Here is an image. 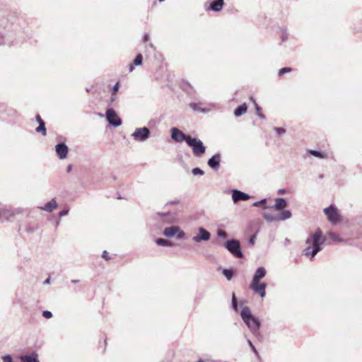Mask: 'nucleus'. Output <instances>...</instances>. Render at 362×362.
Masks as SVG:
<instances>
[{"label":"nucleus","instance_id":"29","mask_svg":"<svg viewBox=\"0 0 362 362\" xmlns=\"http://www.w3.org/2000/svg\"><path fill=\"white\" fill-rule=\"evenodd\" d=\"M308 153L316 157V158H326V155L325 153L320 151H317V150H313V149H310L308 151Z\"/></svg>","mask_w":362,"mask_h":362},{"label":"nucleus","instance_id":"47","mask_svg":"<svg viewBox=\"0 0 362 362\" xmlns=\"http://www.w3.org/2000/svg\"><path fill=\"white\" fill-rule=\"evenodd\" d=\"M250 100L253 101L254 104H255V110L257 111V114H258L259 112H261V107L258 105V104L256 103L255 100L253 98V97H251L250 98Z\"/></svg>","mask_w":362,"mask_h":362},{"label":"nucleus","instance_id":"63","mask_svg":"<svg viewBox=\"0 0 362 362\" xmlns=\"http://www.w3.org/2000/svg\"><path fill=\"white\" fill-rule=\"evenodd\" d=\"M197 362H204V360H202V359H199V361H197Z\"/></svg>","mask_w":362,"mask_h":362},{"label":"nucleus","instance_id":"38","mask_svg":"<svg viewBox=\"0 0 362 362\" xmlns=\"http://www.w3.org/2000/svg\"><path fill=\"white\" fill-rule=\"evenodd\" d=\"M1 359L3 362H14L12 356L10 354L3 355Z\"/></svg>","mask_w":362,"mask_h":362},{"label":"nucleus","instance_id":"57","mask_svg":"<svg viewBox=\"0 0 362 362\" xmlns=\"http://www.w3.org/2000/svg\"><path fill=\"white\" fill-rule=\"evenodd\" d=\"M49 283H50V279H49V278L46 279L45 280V281H44V284H49Z\"/></svg>","mask_w":362,"mask_h":362},{"label":"nucleus","instance_id":"56","mask_svg":"<svg viewBox=\"0 0 362 362\" xmlns=\"http://www.w3.org/2000/svg\"><path fill=\"white\" fill-rule=\"evenodd\" d=\"M134 64L133 65L132 64L129 65V70L130 72L133 71V70L134 69Z\"/></svg>","mask_w":362,"mask_h":362},{"label":"nucleus","instance_id":"37","mask_svg":"<svg viewBox=\"0 0 362 362\" xmlns=\"http://www.w3.org/2000/svg\"><path fill=\"white\" fill-rule=\"evenodd\" d=\"M192 173L194 175H204V171L199 168H194L192 170Z\"/></svg>","mask_w":362,"mask_h":362},{"label":"nucleus","instance_id":"60","mask_svg":"<svg viewBox=\"0 0 362 362\" xmlns=\"http://www.w3.org/2000/svg\"><path fill=\"white\" fill-rule=\"evenodd\" d=\"M60 220H58L56 223L55 227L57 228L59 224Z\"/></svg>","mask_w":362,"mask_h":362},{"label":"nucleus","instance_id":"17","mask_svg":"<svg viewBox=\"0 0 362 362\" xmlns=\"http://www.w3.org/2000/svg\"><path fill=\"white\" fill-rule=\"evenodd\" d=\"M224 0H211L208 10L214 12H219L223 9Z\"/></svg>","mask_w":362,"mask_h":362},{"label":"nucleus","instance_id":"21","mask_svg":"<svg viewBox=\"0 0 362 362\" xmlns=\"http://www.w3.org/2000/svg\"><path fill=\"white\" fill-rule=\"evenodd\" d=\"M247 105L246 103H243L242 105H238L234 110V115L236 117H241L242 115H243L244 114L246 113L247 110Z\"/></svg>","mask_w":362,"mask_h":362},{"label":"nucleus","instance_id":"20","mask_svg":"<svg viewBox=\"0 0 362 362\" xmlns=\"http://www.w3.org/2000/svg\"><path fill=\"white\" fill-rule=\"evenodd\" d=\"M179 230V226H173L166 227L163 230V235L167 238H173Z\"/></svg>","mask_w":362,"mask_h":362},{"label":"nucleus","instance_id":"53","mask_svg":"<svg viewBox=\"0 0 362 362\" xmlns=\"http://www.w3.org/2000/svg\"><path fill=\"white\" fill-rule=\"evenodd\" d=\"M257 115L262 119H265V115L263 113H262V112H259L257 114Z\"/></svg>","mask_w":362,"mask_h":362},{"label":"nucleus","instance_id":"40","mask_svg":"<svg viewBox=\"0 0 362 362\" xmlns=\"http://www.w3.org/2000/svg\"><path fill=\"white\" fill-rule=\"evenodd\" d=\"M217 235L218 238L226 239L228 237L227 233L223 230H217Z\"/></svg>","mask_w":362,"mask_h":362},{"label":"nucleus","instance_id":"8","mask_svg":"<svg viewBox=\"0 0 362 362\" xmlns=\"http://www.w3.org/2000/svg\"><path fill=\"white\" fill-rule=\"evenodd\" d=\"M267 286V283L261 281H252L250 284V288L255 293L258 294L262 298L266 296Z\"/></svg>","mask_w":362,"mask_h":362},{"label":"nucleus","instance_id":"15","mask_svg":"<svg viewBox=\"0 0 362 362\" xmlns=\"http://www.w3.org/2000/svg\"><path fill=\"white\" fill-rule=\"evenodd\" d=\"M21 362H40L38 354L35 351H33L30 354H22L19 356Z\"/></svg>","mask_w":362,"mask_h":362},{"label":"nucleus","instance_id":"26","mask_svg":"<svg viewBox=\"0 0 362 362\" xmlns=\"http://www.w3.org/2000/svg\"><path fill=\"white\" fill-rule=\"evenodd\" d=\"M156 243L159 246H163V247H171L173 246V243L164 238H158L156 240Z\"/></svg>","mask_w":362,"mask_h":362},{"label":"nucleus","instance_id":"36","mask_svg":"<svg viewBox=\"0 0 362 362\" xmlns=\"http://www.w3.org/2000/svg\"><path fill=\"white\" fill-rule=\"evenodd\" d=\"M38 228V226L37 225H28L26 226V231L28 233H34L35 231H36Z\"/></svg>","mask_w":362,"mask_h":362},{"label":"nucleus","instance_id":"14","mask_svg":"<svg viewBox=\"0 0 362 362\" xmlns=\"http://www.w3.org/2000/svg\"><path fill=\"white\" fill-rule=\"evenodd\" d=\"M221 160V155L218 153L213 155L207 161L208 165L214 170H218Z\"/></svg>","mask_w":362,"mask_h":362},{"label":"nucleus","instance_id":"4","mask_svg":"<svg viewBox=\"0 0 362 362\" xmlns=\"http://www.w3.org/2000/svg\"><path fill=\"white\" fill-rule=\"evenodd\" d=\"M223 246L236 258H243V252L238 240L232 238L223 243Z\"/></svg>","mask_w":362,"mask_h":362},{"label":"nucleus","instance_id":"51","mask_svg":"<svg viewBox=\"0 0 362 362\" xmlns=\"http://www.w3.org/2000/svg\"><path fill=\"white\" fill-rule=\"evenodd\" d=\"M36 121L38 124L41 123V122H45L44 120L41 118L40 115L39 114H37L36 115Z\"/></svg>","mask_w":362,"mask_h":362},{"label":"nucleus","instance_id":"34","mask_svg":"<svg viewBox=\"0 0 362 362\" xmlns=\"http://www.w3.org/2000/svg\"><path fill=\"white\" fill-rule=\"evenodd\" d=\"M143 62V56L141 54H138L134 59V66H140Z\"/></svg>","mask_w":362,"mask_h":362},{"label":"nucleus","instance_id":"10","mask_svg":"<svg viewBox=\"0 0 362 362\" xmlns=\"http://www.w3.org/2000/svg\"><path fill=\"white\" fill-rule=\"evenodd\" d=\"M157 216L160 221L165 224H173L175 222L176 220L175 214L170 211L158 212Z\"/></svg>","mask_w":362,"mask_h":362},{"label":"nucleus","instance_id":"64","mask_svg":"<svg viewBox=\"0 0 362 362\" xmlns=\"http://www.w3.org/2000/svg\"><path fill=\"white\" fill-rule=\"evenodd\" d=\"M149 46H150L151 47L153 48V45L152 43H150V44H149Z\"/></svg>","mask_w":362,"mask_h":362},{"label":"nucleus","instance_id":"42","mask_svg":"<svg viewBox=\"0 0 362 362\" xmlns=\"http://www.w3.org/2000/svg\"><path fill=\"white\" fill-rule=\"evenodd\" d=\"M273 130L278 134H284L286 133V129L283 127H274Z\"/></svg>","mask_w":362,"mask_h":362},{"label":"nucleus","instance_id":"16","mask_svg":"<svg viewBox=\"0 0 362 362\" xmlns=\"http://www.w3.org/2000/svg\"><path fill=\"white\" fill-rule=\"evenodd\" d=\"M288 206L287 201L286 199L282 197H278L275 199V204L271 206H269V209H274L277 211H281L284 208H286Z\"/></svg>","mask_w":362,"mask_h":362},{"label":"nucleus","instance_id":"2","mask_svg":"<svg viewBox=\"0 0 362 362\" xmlns=\"http://www.w3.org/2000/svg\"><path fill=\"white\" fill-rule=\"evenodd\" d=\"M240 317L252 334L257 337L258 340H261L262 339V336L259 332L261 322L257 317L252 314L248 306H245L242 308Z\"/></svg>","mask_w":362,"mask_h":362},{"label":"nucleus","instance_id":"6","mask_svg":"<svg viewBox=\"0 0 362 362\" xmlns=\"http://www.w3.org/2000/svg\"><path fill=\"white\" fill-rule=\"evenodd\" d=\"M131 136L136 141L144 142L150 137L151 131L146 127L136 128Z\"/></svg>","mask_w":362,"mask_h":362},{"label":"nucleus","instance_id":"54","mask_svg":"<svg viewBox=\"0 0 362 362\" xmlns=\"http://www.w3.org/2000/svg\"><path fill=\"white\" fill-rule=\"evenodd\" d=\"M72 170V165H69L67 167H66V172L67 173H70Z\"/></svg>","mask_w":362,"mask_h":362},{"label":"nucleus","instance_id":"5","mask_svg":"<svg viewBox=\"0 0 362 362\" xmlns=\"http://www.w3.org/2000/svg\"><path fill=\"white\" fill-rule=\"evenodd\" d=\"M324 213L329 222L332 224H337L341 220V216L337 206L333 204L329 205L324 209Z\"/></svg>","mask_w":362,"mask_h":362},{"label":"nucleus","instance_id":"9","mask_svg":"<svg viewBox=\"0 0 362 362\" xmlns=\"http://www.w3.org/2000/svg\"><path fill=\"white\" fill-rule=\"evenodd\" d=\"M170 132L171 139L177 143H181L182 141H185L187 143L188 138H189L191 136L189 134H184L181 130H180L177 127H173L170 129Z\"/></svg>","mask_w":362,"mask_h":362},{"label":"nucleus","instance_id":"18","mask_svg":"<svg viewBox=\"0 0 362 362\" xmlns=\"http://www.w3.org/2000/svg\"><path fill=\"white\" fill-rule=\"evenodd\" d=\"M267 274V270L264 267H259L256 269L252 281H260L261 279L265 277Z\"/></svg>","mask_w":362,"mask_h":362},{"label":"nucleus","instance_id":"45","mask_svg":"<svg viewBox=\"0 0 362 362\" xmlns=\"http://www.w3.org/2000/svg\"><path fill=\"white\" fill-rule=\"evenodd\" d=\"M42 316L46 319H50L52 317V313L49 310H44L42 312Z\"/></svg>","mask_w":362,"mask_h":362},{"label":"nucleus","instance_id":"25","mask_svg":"<svg viewBox=\"0 0 362 362\" xmlns=\"http://www.w3.org/2000/svg\"><path fill=\"white\" fill-rule=\"evenodd\" d=\"M262 216L269 223L279 221L277 215H273L268 212H264L262 214Z\"/></svg>","mask_w":362,"mask_h":362},{"label":"nucleus","instance_id":"22","mask_svg":"<svg viewBox=\"0 0 362 362\" xmlns=\"http://www.w3.org/2000/svg\"><path fill=\"white\" fill-rule=\"evenodd\" d=\"M280 212V214L277 215L279 221L288 220L292 216L291 211L290 210L283 209Z\"/></svg>","mask_w":362,"mask_h":362},{"label":"nucleus","instance_id":"11","mask_svg":"<svg viewBox=\"0 0 362 362\" xmlns=\"http://www.w3.org/2000/svg\"><path fill=\"white\" fill-rule=\"evenodd\" d=\"M199 233L193 236L192 240L196 243L201 241H208L211 238V233L203 227L198 228Z\"/></svg>","mask_w":362,"mask_h":362},{"label":"nucleus","instance_id":"32","mask_svg":"<svg viewBox=\"0 0 362 362\" xmlns=\"http://www.w3.org/2000/svg\"><path fill=\"white\" fill-rule=\"evenodd\" d=\"M231 305H232L233 310L235 312H237L238 310V298H237L235 293H232Z\"/></svg>","mask_w":362,"mask_h":362},{"label":"nucleus","instance_id":"41","mask_svg":"<svg viewBox=\"0 0 362 362\" xmlns=\"http://www.w3.org/2000/svg\"><path fill=\"white\" fill-rule=\"evenodd\" d=\"M175 235H176L177 239L182 240V239H183L185 238V233L179 227V230L177 231V233H176Z\"/></svg>","mask_w":362,"mask_h":362},{"label":"nucleus","instance_id":"28","mask_svg":"<svg viewBox=\"0 0 362 362\" xmlns=\"http://www.w3.org/2000/svg\"><path fill=\"white\" fill-rule=\"evenodd\" d=\"M222 274L227 280L230 281L234 276V271L232 269H224Z\"/></svg>","mask_w":362,"mask_h":362},{"label":"nucleus","instance_id":"35","mask_svg":"<svg viewBox=\"0 0 362 362\" xmlns=\"http://www.w3.org/2000/svg\"><path fill=\"white\" fill-rule=\"evenodd\" d=\"M281 41L286 42L288 37V35L286 32V28H285V27L281 28Z\"/></svg>","mask_w":362,"mask_h":362},{"label":"nucleus","instance_id":"24","mask_svg":"<svg viewBox=\"0 0 362 362\" xmlns=\"http://www.w3.org/2000/svg\"><path fill=\"white\" fill-rule=\"evenodd\" d=\"M181 88L185 91L188 95L192 94L194 92L193 87L186 81H182L180 83Z\"/></svg>","mask_w":362,"mask_h":362},{"label":"nucleus","instance_id":"48","mask_svg":"<svg viewBox=\"0 0 362 362\" xmlns=\"http://www.w3.org/2000/svg\"><path fill=\"white\" fill-rule=\"evenodd\" d=\"M69 209H65L59 213V216L62 217V216H66L69 214Z\"/></svg>","mask_w":362,"mask_h":362},{"label":"nucleus","instance_id":"13","mask_svg":"<svg viewBox=\"0 0 362 362\" xmlns=\"http://www.w3.org/2000/svg\"><path fill=\"white\" fill-rule=\"evenodd\" d=\"M251 198V196L245 192H243L238 189L232 190V199L234 203H237L240 201H246Z\"/></svg>","mask_w":362,"mask_h":362},{"label":"nucleus","instance_id":"7","mask_svg":"<svg viewBox=\"0 0 362 362\" xmlns=\"http://www.w3.org/2000/svg\"><path fill=\"white\" fill-rule=\"evenodd\" d=\"M105 116L106 119L110 126L117 127L122 125V120L118 116V115L117 114L116 111L114 109H107L105 113Z\"/></svg>","mask_w":362,"mask_h":362},{"label":"nucleus","instance_id":"61","mask_svg":"<svg viewBox=\"0 0 362 362\" xmlns=\"http://www.w3.org/2000/svg\"><path fill=\"white\" fill-rule=\"evenodd\" d=\"M98 115H99V117H103L104 116V115H103V114H102V113H98Z\"/></svg>","mask_w":362,"mask_h":362},{"label":"nucleus","instance_id":"3","mask_svg":"<svg viewBox=\"0 0 362 362\" xmlns=\"http://www.w3.org/2000/svg\"><path fill=\"white\" fill-rule=\"evenodd\" d=\"M186 144L192 148V153L195 157L200 158L206 152V148L204 143L197 137H192L190 136Z\"/></svg>","mask_w":362,"mask_h":362},{"label":"nucleus","instance_id":"1","mask_svg":"<svg viewBox=\"0 0 362 362\" xmlns=\"http://www.w3.org/2000/svg\"><path fill=\"white\" fill-rule=\"evenodd\" d=\"M327 240L326 235H323L322 231L317 228L314 233L308 238L305 240L308 245L305 248L304 255L310 257V259L322 250V245Z\"/></svg>","mask_w":362,"mask_h":362},{"label":"nucleus","instance_id":"52","mask_svg":"<svg viewBox=\"0 0 362 362\" xmlns=\"http://www.w3.org/2000/svg\"><path fill=\"white\" fill-rule=\"evenodd\" d=\"M149 39H150L149 35L147 34V33H145L144 37H143V41L144 42H148L149 40Z\"/></svg>","mask_w":362,"mask_h":362},{"label":"nucleus","instance_id":"55","mask_svg":"<svg viewBox=\"0 0 362 362\" xmlns=\"http://www.w3.org/2000/svg\"><path fill=\"white\" fill-rule=\"evenodd\" d=\"M286 192V189H280L278 190V194H284Z\"/></svg>","mask_w":362,"mask_h":362},{"label":"nucleus","instance_id":"50","mask_svg":"<svg viewBox=\"0 0 362 362\" xmlns=\"http://www.w3.org/2000/svg\"><path fill=\"white\" fill-rule=\"evenodd\" d=\"M102 257L105 259V260H110V257L108 255V253L106 250H104L102 254Z\"/></svg>","mask_w":362,"mask_h":362},{"label":"nucleus","instance_id":"33","mask_svg":"<svg viewBox=\"0 0 362 362\" xmlns=\"http://www.w3.org/2000/svg\"><path fill=\"white\" fill-rule=\"evenodd\" d=\"M327 235L335 242H341L342 240V239L339 237V235H337L332 231H329L327 233Z\"/></svg>","mask_w":362,"mask_h":362},{"label":"nucleus","instance_id":"49","mask_svg":"<svg viewBox=\"0 0 362 362\" xmlns=\"http://www.w3.org/2000/svg\"><path fill=\"white\" fill-rule=\"evenodd\" d=\"M179 203H180V200L176 199V200H173V201L167 202L165 204V206H167L168 205H175V204H178Z\"/></svg>","mask_w":362,"mask_h":362},{"label":"nucleus","instance_id":"58","mask_svg":"<svg viewBox=\"0 0 362 362\" xmlns=\"http://www.w3.org/2000/svg\"><path fill=\"white\" fill-rule=\"evenodd\" d=\"M290 242H291V241H290V240H289L288 238H286L285 239V245H288V244L290 243Z\"/></svg>","mask_w":362,"mask_h":362},{"label":"nucleus","instance_id":"62","mask_svg":"<svg viewBox=\"0 0 362 362\" xmlns=\"http://www.w3.org/2000/svg\"><path fill=\"white\" fill-rule=\"evenodd\" d=\"M115 95H113V96L112 95L111 96V100L113 101V100H115Z\"/></svg>","mask_w":362,"mask_h":362},{"label":"nucleus","instance_id":"43","mask_svg":"<svg viewBox=\"0 0 362 362\" xmlns=\"http://www.w3.org/2000/svg\"><path fill=\"white\" fill-rule=\"evenodd\" d=\"M247 342L249 346L250 347L251 350L252 351V352L255 353L256 355H257L258 354V351H257V349L255 348V346L253 345V344L251 341V340L250 339H247Z\"/></svg>","mask_w":362,"mask_h":362},{"label":"nucleus","instance_id":"23","mask_svg":"<svg viewBox=\"0 0 362 362\" xmlns=\"http://www.w3.org/2000/svg\"><path fill=\"white\" fill-rule=\"evenodd\" d=\"M0 213L1 214L2 218H4L7 221H9L10 218L15 215L13 211L6 209H0Z\"/></svg>","mask_w":362,"mask_h":362},{"label":"nucleus","instance_id":"46","mask_svg":"<svg viewBox=\"0 0 362 362\" xmlns=\"http://www.w3.org/2000/svg\"><path fill=\"white\" fill-rule=\"evenodd\" d=\"M119 82H117V83L114 85V86L112 87V96H113V95H115L117 94V92H118V90H119Z\"/></svg>","mask_w":362,"mask_h":362},{"label":"nucleus","instance_id":"39","mask_svg":"<svg viewBox=\"0 0 362 362\" xmlns=\"http://www.w3.org/2000/svg\"><path fill=\"white\" fill-rule=\"evenodd\" d=\"M291 71H292V69L291 67H284V68L279 69V71L278 72V75L279 76H281L284 75V74L288 73Z\"/></svg>","mask_w":362,"mask_h":362},{"label":"nucleus","instance_id":"19","mask_svg":"<svg viewBox=\"0 0 362 362\" xmlns=\"http://www.w3.org/2000/svg\"><path fill=\"white\" fill-rule=\"evenodd\" d=\"M58 204L57 203L56 199L53 198L50 201L47 202L44 206H40L39 208L43 211L47 212H52L53 210L57 209Z\"/></svg>","mask_w":362,"mask_h":362},{"label":"nucleus","instance_id":"59","mask_svg":"<svg viewBox=\"0 0 362 362\" xmlns=\"http://www.w3.org/2000/svg\"><path fill=\"white\" fill-rule=\"evenodd\" d=\"M71 282L72 284H77V283H78V282H79V280H75V279H74V280H71Z\"/></svg>","mask_w":362,"mask_h":362},{"label":"nucleus","instance_id":"44","mask_svg":"<svg viewBox=\"0 0 362 362\" xmlns=\"http://www.w3.org/2000/svg\"><path fill=\"white\" fill-rule=\"evenodd\" d=\"M256 237H257L256 233L252 235L248 240V244L250 245L251 246H253L255 243Z\"/></svg>","mask_w":362,"mask_h":362},{"label":"nucleus","instance_id":"12","mask_svg":"<svg viewBox=\"0 0 362 362\" xmlns=\"http://www.w3.org/2000/svg\"><path fill=\"white\" fill-rule=\"evenodd\" d=\"M55 151L57 157L61 159H65L69 153V147L64 142H60L55 146Z\"/></svg>","mask_w":362,"mask_h":362},{"label":"nucleus","instance_id":"27","mask_svg":"<svg viewBox=\"0 0 362 362\" xmlns=\"http://www.w3.org/2000/svg\"><path fill=\"white\" fill-rule=\"evenodd\" d=\"M267 199L264 198L259 201L255 202L252 204L253 206L262 207L263 209H269V206H267Z\"/></svg>","mask_w":362,"mask_h":362},{"label":"nucleus","instance_id":"30","mask_svg":"<svg viewBox=\"0 0 362 362\" xmlns=\"http://www.w3.org/2000/svg\"><path fill=\"white\" fill-rule=\"evenodd\" d=\"M38 124L39 126L35 129L36 132L41 133L43 136H46L47 129L45 127V122H41Z\"/></svg>","mask_w":362,"mask_h":362},{"label":"nucleus","instance_id":"31","mask_svg":"<svg viewBox=\"0 0 362 362\" xmlns=\"http://www.w3.org/2000/svg\"><path fill=\"white\" fill-rule=\"evenodd\" d=\"M189 107L194 111H197V112H204V113H206L208 112V110L205 109V108H200L199 107V104L197 103H189Z\"/></svg>","mask_w":362,"mask_h":362}]
</instances>
